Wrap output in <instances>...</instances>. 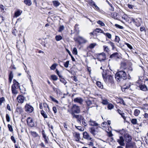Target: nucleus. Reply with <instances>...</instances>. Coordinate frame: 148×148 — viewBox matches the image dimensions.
<instances>
[{"instance_id":"obj_40","label":"nucleus","mask_w":148,"mask_h":148,"mask_svg":"<svg viewBox=\"0 0 148 148\" xmlns=\"http://www.w3.org/2000/svg\"><path fill=\"white\" fill-rule=\"evenodd\" d=\"M8 127L9 131L12 132L13 131V129L11 125L9 124L8 125Z\"/></svg>"},{"instance_id":"obj_19","label":"nucleus","mask_w":148,"mask_h":148,"mask_svg":"<svg viewBox=\"0 0 148 148\" xmlns=\"http://www.w3.org/2000/svg\"><path fill=\"white\" fill-rule=\"evenodd\" d=\"M74 135L76 138V141H79L80 138L79 134L77 132H75L74 133Z\"/></svg>"},{"instance_id":"obj_53","label":"nucleus","mask_w":148,"mask_h":148,"mask_svg":"<svg viewBox=\"0 0 148 148\" xmlns=\"http://www.w3.org/2000/svg\"><path fill=\"white\" fill-rule=\"evenodd\" d=\"M60 81L61 82L63 83L64 85H65L67 83L66 80L63 78H61L60 79Z\"/></svg>"},{"instance_id":"obj_33","label":"nucleus","mask_w":148,"mask_h":148,"mask_svg":"<svg viewBox=\"0 0 148 148\" xmlns=\"http://www.w3.org/2000/svg\"><path fill=\"white\" fill-rule=\"evenodd\" d=\"M131 123L133 125H136L137 124V120L136 119H132L131 120Z\"/></svg>"},{"instance_id":"obj_45","label":"nucleus","mask_w":148,"mask_h":148,"mask_svg":"<svg viewBox=\"0 0 148 148\" xmlns=\"http://www.w3.org/2000/svg\"><path fill=\"white\" fill-rule=\"evenodd\" d=\"M97 23L99 24L101 26H105V24L104 23L101 21H99L97 22Z\"/></svg>"},{"instance_id":"obj_50","label":"nucleus","mask_w":148,"mask_h":148,"mask_svg":"<svg viewBox=\"0 0 148 148\" xmlns=\"http://www.w3.org/2000/svg\"><path fill=\"white\" fill-rule=\"evenodd\" d=\"M50 98L52 100L56 103H58V101L57 100H56L55 98H54V97H52V96H50Z\"/></svg>"},{"instance_id":"obj_48","label":"nucleus","mask_w":148,"mask_h":148,"mask_svg":"<svg viewBox=\"0 0 148 148\" xmlns=\"http://www.w3.org/2000/svg\"><path fill=\"white\" fill-rule=\"evenodd\" d=\"M73 54H75V55L77 54V49L76 48L74 47L73 48Z\"/></svg>"},{"instance_id":"obj_16","label":"nucleus","mask_w":148,"mask_h":148,"mask_svg":"<svg viewBox=\"0 0 148 148\" xmlns=\"http://www.w3.org/2000/svg\"><path fill=\"white\" fill-rule=\"evenodd\" d=\"M74 101L75 103H77L81 104L83 101V100L80 97H77L75 98L74 99Z\"/></svg>"},{"instance_id":"obj_4","label":"nucleus","mask_w":148,"mask_h":148,"mask_svg":"<svg viewBox=\"0 0 148 148\" xmlns=\"http://www.w3.org/2000/svg\"><path fill=\"white\" fill-rule=\"evenodd\" d=\"M80 108L79 107L76 105H74L71 108V113H75L78 114L80 112Z\"/></svg>"},{"instance_id":"obj_11","label":"nucleus","mask_w":148,"mask_h":148,"mask_svg":"<svg viewBox=\"0 0 148 148\" xmlns=\"http://www.w3.org/2000/svg\"><path fill=\"white\" fill-rule=\"evenodd\" d=\"M13 84L11 87L15 88H20L19 84L15 79L13 80Z\"/></svg>"},{"instance_id":"obj_64","label":"nucleus","mask_w":148,"mask_h":148,"mask_svg":"<svg viewBox=\"0 0 148 148\" xmlns=\"http://www.w3.org/2000/svg\"><path fill=\"white\" fill-rule=\"evenodd\" d=\"M120 103H121V104H122L123 105H125V103L123 99H120Z\"/></svg>"},{"instance_id":"obj_58","label":"nucleus","mask_w":148,"mask_h":148,"mask_svg":"<svg viewBox=\"0 0 148 148\" xmlns=\"http://www.w3.org/2000/svg\"><path fill=\"white\" fill-rule=\"evenodd\" d=\"M125 45H127V47L129 48L130 49H133L132 46L131 45H130V44H129L125 42Z\"/></svg>"},{"instance_id":"obj_30","label":"nucleus","mask_w":148,"mask_h":148,"mask_svg":"<svg viewBox=\"0 0 148 148\" xmlns=\"http://www.w3.org/2000/svg\"><path fill=\"white\" fill-rule=\"evenodd\" d=\"M40 113L42 116L45 118H47V115L46 113L45 112H44L43 110H42L40 112Z\"/></svg>"},{"instance_id":"obj_51","label":"nucleus","mask_w":148,"mask_h":148,"mask_svg":"<svg viewBox=\"0 0 148 148\" xmlns=\"http://www.w3.org/2000/svg\"><path fill=\"white\" fill-rule=\"evenodd\" d=\"M140 30L141 32L144 31L145 32L146 30L145 27L143 26H141L140 28Z\"/></svg>"},{"instance_id":"obj_63","label":"nucleus","mask_w":148,"mask_h":148,"mask_svg":"<svg viewBox=\"0 0 148 148\" xmlns=\"http://www.w3.org/2000/svg\"><path fill=\"white\" fill-rule=\"evenodd\" d=\"M82 124L85 126H86L87 125L85 121V120L83 118L82 119Z\"/></svg>"},{"instance_id":"obj_43","label":"nucleus","mask_w":148,"mask_h":148,"mask_svg":"<svg viewBox=\"0 0 148 148\" xmlns=\"http://www.w3.org/2000/svg\"><path fill=\"white\" fill-rule=\"evenodd\" d=\"M64 29V27L63 25L60 26L59 28L58 32H61Z\"/></svg>"},{"instance_id":"obj_6","label":"nucleus","mask_w":148,"mask_h":148,"mask_svg":"<svg viewBox=\"0 0 148 148\" xmlns=\"http://www.w3.org/2000/svg\"><path fill=\"white\" fill-rule=\"evenodd\" d=\"M27 125L31 127H33L34 125V123L33 119L30 117L28 118L27 119Z\"/></svg>"},{"instance_id":"obj_24","label":"nucleus","mask_w":148,"mask_h":148,"mask_svg":"<svg viewBox=\"0 0 148 148\" xmlns=\"http://www.w3.org/2000/svg\"><path fill=\"white\" fill-rule=\"evenodd\" d=\"M102 33H103L109 39H111L112 38V35L111 34L109 33H105L104 32H102Z\"/></svg>"},{"instance_id":"obj_17","label":"nucleus","mask_w":148,"mask_h":148,"mask_svg":"<svg viewBox=\"0 0 148 148\" xmlns=\"http://www.w3.org/2000/svg\"><path fill=\"white\" fill-rule=\"evenodd\" d=\"M88 123L89 125L91 126H97L98 125V124L95 121L92 120L91 119H90Z\"/></svg>"},{"instance_id":"obj_14","label":"nucleus","mask_w":148,"mask_h":148,"mask_svg":"<svg viewBox=\"0 0 148 148\" xmlns=\"http://www.w3.org/2000/svg\"><path fill=\"white\" fill-rule=\"evenodd\" d=\"M124 136L125 140L126 142L128 143L131 140V136L129 134H125Z\"/></svg>"},{"instance_id":"obj_5","label":"nucleus","mask_w":148,"mask_h":148,"mask_svg":"<svg viewBox=\"0 0 148 148\" xmlns=\"http://www.w3.org/2000/svg\"><path fill=\"white\" fill-rule=\"evenodd\" d=\"M132 21L134 22L136 25L138 27L140 25V23L142 22V20L141 18H139L133 19Z\"/></svg>"},{"instance_id":"obj_32","label":"nucleus","mask_w":148,"mask_h":148,"mask_svg":"<svg viewBox=\"0 0 148 148\" xmlns=\"http://www.w3.org/2000/svg\"><path fill=\"white\" fill-rule=\"evenodd\" d=\"M90 132L93 135H95L96 131L93 127H91L90 129Z\"/></svg>"},{"instance_id":"obj_39","label":"nucleus","mask_w":148,"mask_h":148,"mask_svg":"<svg viewBox=\"0 0 148 148\" xmlns=\"http://www.w3.org/2000/svg\"><path fill=\"white\" fill-rule=\"evenodd\" d=\"M53 3L54 6L57 7L60 5V3L58 1H53Z\"/></svg>"},{"instance_id":"obj_8","label":"nucleus","mask_w":148,"mask_h":148,"mask_svg":"<svg viewBox=\"0 0 148 148\" xmlns=\"http://www.w3.org/2000/svg\"><path fill=\"white\" fill-rule=\"evenodd\" d=\"M110 58L117 60L118 59L120 58V56L118 53L116 52L111 55L110 56Z\"/></svg>"},{"instance_id":"obj_31","label":"nucleus","mask_w":148,"mask_h":148,"mask_svg":"<svg viewBox=\"0 0 148 148\" xmlns=\"http://www.w3.org/2000/svg\"><path fill=\"white\" fill-rule=\"evenodd\" d=\"M43 106L44 108V110L47 111V108L49 110V108L47 105V104L46 103H44L43 104Z\"/></svg>"},{"instance_id":"obj_20","label":"nucleus","mask_w":148,"mask_h":148,"mask_svg":"<svg viewBox=\"0 0 148 148\" xmlns=\"http://www.w3.org/2000/svg\"><path fill=\"white\" fill-rule=\"evenodd\" d=\"M11 88L12 93L15 96L18 93V91L17 90L18 88H15L13 87H11Z\"/></svg>"},{"instance_id":"obj_18","label":"nucleus","mask_w":148,"mask_h":148,"mask_svg":"<svg viewBox=\"0 0 148 148\" xmlns=\"http://www.w3.org/2000/svg\"><path fill=\"white\" fill-rule=\"evenodd\" d=\"M139 87L140 90L143 91H146L147 90V86L145 85H140Z\"/></svg>"},{"instance_id":"obj_60","label":"nucleus","mask_w":148,"mask_h":148,"mask_svg":"<svg viewBox=\"0 0 148 148\" xmlns=\"http://www.w3.org/2000/svg\"><path fill=\"white\" fill-rule=\"evenodd\" d=\"M0 8L2 12H4V8L3 5H0Z\"/></svg>"},{"instance_id":"obj_34","label":"nucleus","mask_w":148,"mask_h":148,"mask_svg":"<svg viewBox=\"0 0 148 148\" xmlns=\"http://www.w3.org/2000/svg\"><path fill=\"white\" fill-rule=\"evenodd\" d=\"M140 111L138 109H136L134 111V114L136 116H137L139 114Z\"/></svg>"},{"instance_id":"obj_49","label":"nucleus","mask_w":148,"mask_h":148,"mask_svg":"<svg viewBox=\"0 0 148 148\" xmlns=\"http://www.w3.org/2000/svg\"><path fill=\"white\" fill-rule=\"evenodd\" d=\"M6 118L7 122H9L10 121V118L9 115L8 114H7L6 115Z\"/></svg>"},{"instance_id":"obj_56","label":"nucleus","mask_w":148,"mask_h":148,"mask_svg":"<svg viewBox=\"0 0 148 148\" xmlns=\"http://www.w3.org/2000/svg\"><path fill=\"white\" fill-rule=\"evenodd\" d=\"M115 26L116 27L120 29H122L123 28V27L121 26L118 24H115Z\"/></svg>"},{"instance_id":"obj_47","label":"nucleus","mask_w":148,"mask_h":148,"mask_svg":"<svg viewBox=\"0 0 148 148\" xmlns=\"http://www.w3.org/2000/svg\"><path fill=\"white\" fill-rule=\"evenodd\" d=\"M88 3L91 5H95V2L92 0H89L88 1Z\"/></svg>"},{"instance_id":"obj_10","label":"nucleus","mask_w":148,"mask_h":148,"mask_svg":"<svg viewBox=\"0 0 148 148\" xmlns=\"http://www.w3.org/2000/svg\"><path fill=\"white\" fill-rule=\"evenodd\" d=\"M17 99L18 103H22L24 102L25 98L23 96L19 95L17 97Z\"/></svg>"},{"instance_id":"obj_52","label":"nucleus","mask_w":148,"mask_h":148,"mask_svg":"<svg viewBox=\"0 0 148 148\" xmlns=\"http://www.w3.org/2000/svg\"><path fill=\"white\" fill-rule=\"evenodd\" d=\"M56 64H53L50 67V69L51 70H54L56 68Z\"/></svg>"},{"instance_id":"obj_38","label":"nucleus","mask_w":148,"mask_h":148,"mask_svg":"<svg viewBox=\"0 0 148 148\" xmlns=\"http://www.w3.org/2000/svg\"><path fill=\"white\" fill-rule=\"evenodd\" d=\"M32 135L34 137H36L38 136V135L35 132H31Z\"/></svg>"},{"instance_id":"obj_55","label":"nucleus","mask_w":148,"mask_h":148,"mask_svg":"<svg viewBox=\"0 0 148 148\" xmlns=\"http://www.w3.org/2000/svg\"><path fill=\"white\" fill-rule=\"evenodd\" d=\"M120 40V38L119 37L117 36H116L115 39V41L119 43Z\"/></svg>"},{"instance_id":"obj_12","label":"nucleus","mask_w":148,"mask_h":148,"mask_svg":"<svg viewBox=\"0 0 148 148\" xmlns=\"http://www.w3.org/2000/svg\"><path fill=\"white\" fill-rule=\"evenodd\" d=\"M117 141L119 144L121 146H124L125 145L124 142V139L123 136H121L119 137V139H117Z\"/></svg>"},{"instance_id":"obj_57","label":"nucleus","mask_w":148,"mask_h":148,"mask_svg":"<svg viewBox=\"0 0 148 148\" xmlns=\"http://www.w3.org/2000/svg\"><path fill=\"white\" fill-rule=\"evenodd\" d=\"M95 31L97 32H100L101 33H102V32H104L103 31L99 28H96L95 30Z\"/></svg>"},{"instance_id":"obj_22","label":"nucleus","mask_w":148,"mask_h":148,"mask_svg":"<svg viewBox=\"0 0 148 148\" xmlns=\"http://www.w3.org/2000/svg\"><path fill=\"white\" fill-rule=\"evenodd\" d=\"M22 12V11L19 10H18L15 12L14 16L16 17H17L20 15Z\"/></svg>"},{"instance_id":"obj_44","label":"nucleus","mask_w":148,"mask_h":148,"mask_svg":"<svg viewBox=\"0 0 148 148\" xmlns=\"http://www.w3.org/2000/svg\"><path fill=\"white\" fill-rule=\"evenodd\" d=\"M69 61H66V62L65 63H64V66L67 68H68L69 67Z\"/></svg>"},{"instance_id":"obj_23","label":"nucleus","mask_w":148,"mask_h":148,"mask_svg":"<svg viewBox=\"0 0 148 148\" xmlns=\"http://www.w3.org/2000/svg\"><path fill=\"white\" fill-rule=\"evenodd\" d=\"M24 3L28 6H30L32 4V2L30 0H24Z\"/></svg>"},{"instance_id":"obj_7","label":"nucleus","mask_w":148,"mask_h":148,"mask_svg":"<svg viewBox=\"0 0 148 148\" xmlns=\"http://www.w3.org/2000/svg\"><path fill=\"white\" fill-rule=\"evenodd\" d=\"M75 113H71V114L73 116V118H76L77 119V122L78 123H81V121L80 119H82V117L81 115H76L75 114Z\"/></svg>"},{"instance_id":"obj_62","label":"nucleus","mask_w":148,"mask_h":148,"mask_svg":"<svg viewBox=\"0 0 148 148\" xmlns=\"http://www.w3.org/2000/svg\"><path fill=\"white\" fill-rule=\"evenodd\" d=\"M76 127L77 129H78V130H80V131H83V128H82L80 126H75Z\"/></svg>"},{"instance_id":"obj_2","label":"nucleus","mask_w":148,"mask_h":148,"mask_svg":"<svg viewBox=\"0 0 148 148\" xmlns=\"http://www.w3.org/2000/svg\"><path fill=\"white\" fill-rule=\"evenodd\" d=\"M102 75L104 81L106 82H107V79H108V81L112 84H114V81L113 76L111 75H107L106 73L103 71L102 73Z\"/></svg>"},{"instance_id":"obj_54","label":"nucleus","mask_w":148,"mask_h":148,"mask_svg":"<svg viewBox=\"0 0 148 148\" xmlns=\"http://www.w3.org/2000/svg\"><path fill=\"white\" fill-rule=\"evenodd\" d=\"M5 101V98L4 97H2L0 98V106L2 105V103Z\"/></svg>"},{"instance_id":"obj_29","label":"nucleus","mask_w":148,"mask_h":148,"mask_svg":"<svg viewBox=\"0 0 148 148\" xmlns=\"http://www.w3.org/2000/svg\"><path fill=\"white\" fill-rule=\"evenodd\" d=\"M130 83H129L127 85V86L126 85L124 86L122 88V91H123V90H124V91H125V89L129 88L130 86Z\"/></svg>"},{"instance_id":"obj_46","label":"nucleus","mask_w":148,"mask_h":148,"mask_svg":"<svg viewBox=\"0 0 148 148\" xmlns=\"http://www.w3.org/2000/svg\"><path fill=\"white\" fill-rule=\"evenodd\" d=\"M118 14L116 12H114L112 14V17L114 18H117V17L118 16Z\"/></svg>"},{"instance_id":"obj_41","label":"nucleus","mask_w":148,"mask_h":148,"mask_svg":"<svg viewBox=\"0 0 148 148\" xmlns=\"http://www.w3.org/2000/svg\"><path fill=\"white\" fill-rule=\"evenodd\" d=\"M51 77L52 79L54 81H56L58 79L57 77L55 75H51Z\"/></svg>"},{"instance_id":"obj_13","label":"nucleus","mask_w":148,"mask_h":148,"mask_svg":"<svg viewBox=\"0 0 148 148\" xmlns=\"http://www.w3.org/2000/svg\"><path fill=\"white\" fill-rule=\"evenodd\" d=\"M106 55L105 53H102L100 54L98 58V59L100 61H104L106 59Z\"/></svg>"},{"instance_id":"obj_36","label":"nucleus","mask_w":148,"mask_h":148,"mask_svg":"<svg viewBox=\"0 0 148 148\" xmlns=\"http://www.w3.org/2000/svg\"><path fill=\"white\" fill-rule=\"evenodd\" d=\"M96 45V44L95 43H91L89 45L88 48H89L90 49H92L94 48V47Z\"/></svg>"},{"instance_id":"obj_9","label":"nucleus","mask_w":148,"mask_h":148,"mask_svg":"<svg viewBox=\"0 0 148 148\" xmlns=\"http://www.w3.org/2000/svg\"><path fill=\"white\" fill-rule=\"evenodd\" d=\"M83 137L84 138L88 140L93 141V139L90 136L89 134L86 132H84L83 133Z\"/></svg>"},{"instance_id":"obj_25","label":"nucleus","mask_w":148,"mask_h":148,"mask_svg":"<svg viewBox=\"0 0 148 148\" xmlns=\"http://www.w3.org/2000/svg\"><path fill=\"white\" fill-rule=\"evenodd\" d=\"M96 84L97 86L99 87V88L102 89L103 88V86L101 84V83L100 82L98 81L96 83Z\"/></svg>"},{"instance_id":"obj_28","label":"nucleus","mask_w":148,"mask_h":148,"mask_svg":"<svg viewBox=\"0 0 148 148\" xmlns=\"http://www.w3.org/2000/svg\"><path fill=\"white\" fill-rule=\"evenodd\" d=\"M86 102L87 106L89 107H92V102L90 100H88L86 101Z\"/></svg>"},{"instance_id":"obj_61","label":"nucleus","mask_w":148,"mask_h":148,"mask_svg":"<svg viewBox=\"0 0 148 148\" xmlns=\"http://www.w3.org/2000/svg\"><path fill=\"white\" fill-rule=\"evenodd\" d=\"M11 139L14 143H16V140L13 136H12L11 137Z\"/></svg>"},{"instance_id":"obj_27","label":"nucleus","mask_w":148,"mask_h":148,"mask_svg":"<svg viewBox=\"0 0 148 148\" xmlns=\"http://www.w3.org/2000/svg\"><path fill=\"white\" fill-rule=\"evenodd\" d=\"M134 144L132 143H128L126 145V148H134Z\"/></svg>"},{"instance_id":"obj_3","label":"nucleus","mask_w":148,"mask_h":148,"mask_svg":"<svg viewBox=\"0 0 148 148\" xmlns=\"http://www.w3.org/2000/svg\"><path fill=\"white\" fill-rule=\"evenodd\" d=\"M25 110L27 112L30 113L34 111V108L29 104L27 103L25 106Z\"/></svg>"},{"instance_id":"obj_42","label":"nucleus","mask_w":148,"mask_h":148,"mask_svg":"<svg viewBox=\"0 0 148 148\" xmlns=\"http://www.w3.org/2000/svg\"><path fill=\"white\" fill-rule=\"evenodd\" d=\"M114 106L111 103L108 104V109L110 110L114 108Z\"/></svg>"},{"instance_id":"obj_15","label":"nucleus","mask_w":148,"mask_h":148,"mask_svg":"<svg viewBox=\"0 0 148 148\" xmlns=\"http://www.w3.org/2000/svg\"><path fill=\"white\" fill-rule=\"evenodd\" d=\"M79 41H78V43L80 45L82 43H86L87 40L84 39L83 37L79 36Z\"/></svg>"},{"instance_id":"obj_26","label":"nucleus","mask_w":148,"mask_h":148,"mask_svg":"<svg viewBox=\"0 0 148 148\" xmlns=\"http://www.w3.org/2000/svg\"><path fill=\"white\" fill-rule=\"evenodd\" d=\"M102 103L103 105H107L108 103V102L107 99L102 98Z\"/></svg>"},{"instance_id":"obj_37","label":"nucleus","mask_w":148,"mask_h":148,"mask_svg":"<svg viewBox=\"0 0 148 148\" xmlns=\"http://www.w3.org/2000/svg\"><path fill=\"white\" fill-rule=\"evenodd\" d=\"M126 68V64L125 62H122L121 64V69H125Z\"/></svg>"},{"instance_id":"obj_35","label":"nucleus","mask_w":148,"mask_h":148,"mask_svg":"<svg viewBox=\"0 0 148 148\" xmlns=\"http://www.w3.org/2000/svg\"><path fill=\"white\" fill-rule=\"evenodd\" d=\"M55 38L57 41H58L62 39V37L60 35H57L55 37Z\"/></svg>"},{"instance_id":"obj_21","label":"nucleus","mask_w":148,"mask_h":148,"mask_svg":"<svg viewBox=\"0 0 148 148\" xmlns=\"http://www.w3.org/2000/svg\"><path fill=\"white\" fill-rule=\"evenodd\" d=\"M13 77V75L12 72L11 71L9 75V80L10 83L11 82Z\"/></svg>"},{"instance_id":"obj_1","label":"nucleus","mask_w":148,"mask_h":148,"mask_svg":"<svg viewBox=\"0 0 148 148\" xmlns=\"http://www.w3.org/2000/svg\"><path fill=\"white\" fill-rule=\"evenodd\" d=\"M115 77L118 82L122 81L127 79L126 73L124 71H120L116 73Z\"/></svg>"},{"instance_id":"obj_59","label":"nucleus","mask_w":148,"mask_h":148,"mask_svg":"<svg viewBox=\"0 0 148 148\" xmlns=\"http://www.w3.org/2000/svg\"><path fill=\"white\" fill-rule=\"evenodd\" d=\"M108 43L112 47L113 49L114 48V43L110 41L108 42Z\"/></svg>"}]
</instances>
